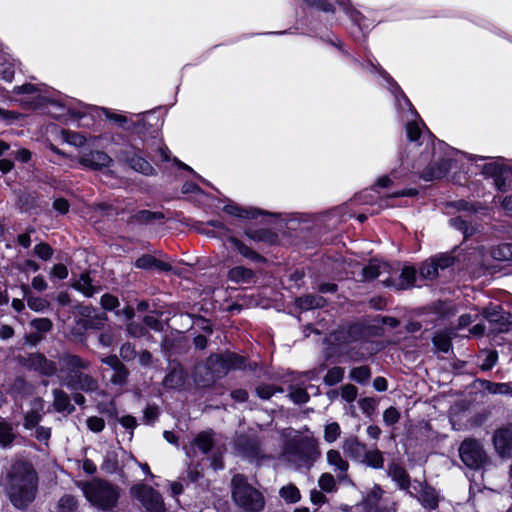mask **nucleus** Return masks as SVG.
<instances>
[{"label":"nucleus","mask_w":512,"mask_h":512,"mask_svg":"<svg viewBox=\"0 0 512 512\" xmlns=\"http://www.w3.org/2000/svg\"><path fill=\"white\" fill-rule=\"evenodd\" d=\"M461 461L470 469L479 470L490 463L483 444L475 438L464 439L459 447Z\"/></svg>","instance_id":"5"},{"label":"nucleus","mask_w":512,"mask_h":512,"mask_svg":"<svg viewBox=\"0 0 512 512\" xmlns=\"http://www.w3.org/2000/svg\"><path fill=\"white\" fill-rule=\"evenodd\" d=\"M414 482L419 487V489H417V487L414 486V489L418 493L414 495L412 492H409L410 496L416 498L422 507L426 510L432 511L438 509L441 497L435 487H433L427 481L421 482L414 480Z\"/></svg>","instance_id":"17"},{"label":"nucleus","mask_w":512,"mask_h":512,"mask_svg":"<svg viewBox=\"0 0 512 512\" xmlns=\"http://www.w3.org/2000/svg\"><path fill=\"white\" fill-rule=\"evenodd\" d=\"M343 450L352 459L361 461L367 451V446L357 436H350L344 440Z\"/></svg>","instance_id":"32"},{"label":"nucleus","mask_w":512,"mask_h":512,"mask_svg":"<svg viewBox=\"0 0 512 512\" xmlns=\"http://www.w3.org/2000/svg\"><path fill=\"white\" fill-rule=\"evenodd\" d=\"M327 305V300L320 295L305 294L295 299V306L300 311H309L313 309H321Z\"/></svg>","instance_id":"31"},{"label":"nucleus","mask_w":512,"mask_h":512,"mask_svg":"<svg viewBox=\"0 0 512 512\" xmlns=\"http://www.w3.org/2000/svg\"><path fill=\"white\" fill-rule=\"evenodd\" d=\"M133 496L140 501L147 512H165L163 498L159 491L147 484H137L131 488Z\"/></svg>","instance_id":"11"},{"label":"nucleus","mask_w":512,"mask_h":512,"mask_svg":"<svg viewBox=\"0 0 512 512\" xmlns=\"http://www.w3.org/2000/svg\"><path fill=\"white\" fill-rule=\"evenodd\" d=\"M235 449L249 461H259L265 457L260 440L254 436L240 435L235 442Z\"/></svg>","instance_id":"16"},{"label":"nucleus","mask_w":512,"mask_h":512,"mask_svg":"<svg viewBox=\"0 0 512 512\" xmlns=\"http://www.w3.org/2000/svg\"><path fill=\"white\" fill-rule=\"evenodd\" d=\"M53 394V409L58 413L73 414L75 412V406L71 403L69 395L60 388L52 390Z\"/></svg>","instance_id":"30"},{"label":"nucleus","mask_w":512,"mask_h":512,"mask_svg":"<svg viewBox=\"0 0 512 512\" xmlns=\"http://www.w3.org/2000/svg\"><path fill=\"white\" fill-rule=\"evenodd\" d=\"M417 280V270L414 266L406 265L403 267L399 277L393 278L388 277L383 280V284L385 287H393L396 290H405L408 288H412Z\"/></svg>","instance_id":"19"},{"label":"nucleus","mask_w":512,"mask_h":512,"mask_svg":"<svg viewBox=\"0 0 512 512\" xmlns=\"http://www.w3.org/2000/svg\"><path fill=\"white\" fill-rule=\"evenodd\" d=\"M84 497L94 507L102 511H112L120 499V488L108 480L93 478L78 485Z\"/></svg>","instance_id":"2"},{"label":"nucleus","mask_w":512,"mask_h":512,"mask_svg":"<svg viewBox=\"0 0 512 512\" xmlns=\"http://www.w3.org/2000/svg\"><path fill=\"white\" fill-rule=\"evenodd\" d=\"M15 435L11 424L6 421L0 422V446L6 448L12 445Z\"/></svg>","instance_id":"51"},{"label":"nucleus","mask_w":512,"mask_h":512,"mask_svg":"<svg viewBox=\"0 0 512 512\" xmlns=\"http://www.w3.org/2000/svg\"><path fill=\"white\" fill-rule=\"evenodd\" d=\"M113 371H114V373L111 377V382L114 385H120V386L125 385L128 380V377L130 375L129 369L124 364H121Z\"/></svg>","instance_id":"61"},{"label":"nucleus","mask_w":512,"mask_h":512,"mask_svg":"<svg viewBox=\"0 0 512 512\" xmlns=\"http://www.w3.org/2000/svg\"><path fill=\"white\" fill-rule=\"evenodd\" d=\"M283 392V388L274 384L262 383L255 388L256 395L262 400H269L276 393Z\"/></svg>","instance_id":"50"},{"label":"nucleus","mask_w":512,"mask_h":512,"mask_svg":"<svg viewBox=\"0 0 512 512\" xmlns=\"http://www.w3.org/2000/svg\"><path fill=\"white\" fill-rule=\"evenodd\" d=\"M492 444L500 458L512 457V422L502 424L495 429L492 435Z\"/></svg>","instance_id":"14"},{"label":"nucleus","mask_w":512,"mask_h":512,"mask_svg":"<svg viewBox=\"0 0 512 512\" xmlns=\"http://www.w3.org/2000/svg\"><path fill=\"white\" fill-rule=\"evenodd\" d=\"M223 211L231 216L244 220H258L261 223H268V218H277L276 213H272L257 207H243L235 202H230L223 207Z\"/></svg>","instance_id":"13"},{"label":"nucleus","mask_w":512,"mask_h":512,"mask_svg":"<svg viewBox=\"0 0 512 512\" xmlns=\"http://www.w3.org/2000/svg\"><path fill=\"white\" fill-rule=\"evenodd\" d=\"M134 266L145 271L158 270L169 272L172 270L171 264L157 259L151 254H143L134 262Z\"/></svg>","instance_id":"26"},{"label":"nucleus","mask_w":512,"mask_h":512,"mask_svg":"<svg viewBox=\"0 0 512 512\" xmlns=\"http://www.w3.org/2000/svg\"><path fill=\"white\" fill-rule=\"evenodd\" d=\"M383 77L387 80V82L392 87V92L394 93L395 97L401 98L406 105L409 107H413L410 99L407 97L405 92L402 90V88L399 86V84L391 77L385 70H383Z\"/></svg>","instance_id":"58"},{"label":"nucleus","mask_w":512,"mask_h":512,"mask_svg":"<svg viewBox=\"0 0 512 512\" xmlns=\"http://www.w3.org/2000/svg\"><path fill=\"white\" fill-rule=\"evenodd\" d=\"M100 305L103 310L114 312L116 314V311L120 306V301L117 296L111 293H105L100 298Z\"/></svg>","instance_id":"57"},{"label":"nucleus","mask_w":512,"mask_h":512,"mask_svg":"<svg viewBox=\"0 0 512 512\" xmlns=\"http://www.w3.org/2000/svg\"><path fill=\"white\" fill-rule=\"evenodd\" d=\"M160 415L159 407L156 404H148L143 411V422L153 426Z\"/></svg>","instance_id":"62"},{"label":"nucleus","mask_w":512,"mask_h":512,"mask_svg":"<svg viewBox=\"0 0 512 512\" xmlns=\"http://www.w3.org/2000/svg\"><path fill=\"white\" fill-rule=\"evenodd\" d=\"M435 349L442 353H448L452 349V338L446 331H438L432 337Z\"/></svg>","instance_id":"42"},{"label":"nucleus","mask_w":512,"mask_h":512,"mask_svg":"<svg viewBox=\"0 0 512 512\" xmlns=\"http://www.w3.org/2000/svg\"><path fill=\"white\" fill-rule=\"evenodd\" d=\"M22 290L24 297H26L28 307L35 312H42L49 308L50 303L44 298L38 296H32L30 294V288L28 285L23 284Z\"/></svg>","instance_id":"38"},{"label":"nucleus","mask_w":512,"mask_h":512,"mask_svg":"<svg viewBox=\"0 0 512 512\" xmlns=\"http://www.w3.org/2000/svg\"><path fill=\"white\" fill-rule=\"evenodd\" d=\"M78 500L74 495L64 494L57 503V512H76Z\"/></svg>","instance_id":"47"},{"label":"nucleus","mask_w":512,"mask_h":512,"mask_svg":"<svg viewBox=\"0 0 512 512\" xmlns=\"http://www.w3.org/2000/svg\"><path fill=\"white\" fill-rule=\"evenodd\" d=\"M103 111L107 120L115 122L121 129L128 132L131 118L122 114L114 113L107 108H103Z\"/></svg>","instance_id":"56"},{"label":"nucleus","mask_w":512,"mask_h":512,"mask_svg":"<svg viewBox=\"0 0 512 512\" xmlns=\"http://www.w3.org/2000/svg\"><path fill=\"white\" fill-rule=\"evenodd\" d=\"M484 318L498 332H508L512 329V313L506 311L501 305H490L483 310Z\"/></svg>","instance_id":"15"},{"label":"nucleus","mask_w":512,"mask_h":512,"mask_svg":"<svg viewBox=\"0 0 512 512\" xmlns=\"http://www.w3.org/2000/svg\"><path fill=\"white\" fill-rule=\"evenodd\" d=\"M482 174L485 178L493 179L494 186L498 192L506 193L510 190L512 180V169L510 166L497 162L486 163L482 167Z\"/></svg>","instance_id":"12"},{"label":"nucleus","mask_w":512,"mask_h":512,"mask_svg":"<svg viewBox=\"0 0 512 512\" xmlns=\"http://www.w3.org/2000/svg\"><path fill=\"white\" fill-rule=\"evenodd\" d=\"M344 374L345 369L343 367L334 366L327 371L323 378V382L327 386H335L343 380Z\"/></svg>","instance_id":"48"},{"label":"nucleus","mask_w":512,"mask_h":512,"mask_svg":"<svg viewBox=\"0 0 512 512\" xmlns=\"http://www.w3.org/2000/svg\"><path fill=\"white\" fill-rule=\"evenodd\" d=\"M30 326L34 328L36 333L45 334L52 330L53 322L51 319L43 317V318H34L30 322Z\"/></svg>","instance_id":"59"},{"label":"nucleus","mask_w":512,"mask_h":512,"mask_svg":"<svg viewBox=\"0 0 512 512\" xmlns=\"http://www.w3.org/2000/svg\"><path fill=\"white\" fill-rule=\"evenodd\" d=\"M437 270H445L452 267L456 262V257L452 253H439L431 257Z\"/></svg>","instance_id":"52"},{"label":"nucleus","mask_w":512,"mask_h":512,"mask_svg":"<svg viewBox=\"0 0 512 512\" xmlns=\"http://www.w3.org/2000/svg\"><path fill=\"white\" fill-rule=\"evenodd\" d=\"M187 377V371L182 363L177 359L170 360L167 373L162 381V386L166 390H180L184 387Z\"/></svg>","instance_id":"18"},{"label":"nucleus","mask_w":512,"mask_h":512,"mask_svg":"<svg viewBox=\"0 0 512 512\" xmlns=\"http://www.w3.org/2000/svg\"><path fill=\"white\" fill-rule=\"evenodd\" d=\"M228 280L236 284H250L256 278L255 272L244 266H235L229 269Z\"/></svg>","instance_id":"35"},{"label":"nucleus","mask_w":512,"mask_h":512,"mask_svg":"<svg viewBox=\"0 0 512 512\" xmlns=\"http://www.w3.org/2000/svg\"><path fill=\"white\" fill-rule=\"evenodd\" d=\"M165 219V214L161 211H151V210H138L135 213L131 214L127 219L128 225H147L151 224L155 221H161Z\"/></svg>","instance_id":"27"},{"label":"nucleus","mask_w":512,"mask_h":512,"mask_svg":"<svg viewBox=\"0 0 512 512\" xmlns=\"http://www.w3.org/2000/svg\"><path fill=\"white\" fill-rule=\"evenodd\" d=\"M244 235L254 242H262L269 246L276 245L279 242L278 234L269 228L253 229L247 227L244 229Z\"/></svg>","instance_id":"25"},{"label":"nucleus","mask_w":512,"mask_h":512,"mask_svg":"<svg viewBox=\"0 0 512 512\" xmlns=\"http://www.w3.org/2000/svg\"><path fill=\"white\" fill-rule=\"evenodd\" d=\"M318 485L320 489L326 493H331L336 491V481L334 476L331 473H323L318 480Z\"/></svg>","instance_id":"60"},{"label":"nucleus","mask_w":512,"mask_h":512,"mask_svg":"<svg viewBox=\"0 0 512 512\" xmlns=\"http://www.w3.org/2000/svg\"><path fill=\"white\" fill-rule=\"evenodd\" d=\"M226 242L230 244L233 251L237 252L243 258L253 263L264 264L267 262V259L263 255H261L256 250L246 245L243 241H241L234 235L227 236Z\"/></svg>","instance_id":"21"},{"label":"nucleus","mask_w":512,"mask_h":512,"mask_svg":"<svg viewBox=\"0 0 512 512\" xmlns=\"http://www.w3.org/2000/svg\"><path fill=\"white\" fill-rule=\"evenodd\" d=\"M491 256L497 261H512V243H500L491 250Z\"/></svg>","instance_id":"45"},{"label":"nucleus","mask_w":512,"mask_h":512,"mask_svg":"<svg viewBox=\"0 0 512 512\" xmlns=\"http://www.w3.org/2000/svg\"><path fill=\"white\" fill-rule=\"evenodd\" d=\"M226 366L224 353L211 354L206 360L207 369L217 378L223 377L229 372Z\"/></svg>","instance_id":"34"},{"label":"nucleus","mask_w":512,"mask_h":512,"mask_svg":"<svg viewBox=\"0 0 512 512\" xmlns=\"http://www.w3.org/2000/svg\"><path fill=\"white\" fill-rule=\"evenodd\" d=\"M387 475L394 481L400 490L407 491L411 486V477L407 470L399 463L391 462L388 464Z\"/></svg>","instance_id":"24"},{"label":"nucleus","mask_w":512,"mask_h":512,"mask_svg":"<svg viewBox=\"0 0 512 512\" xmlns=\"http://www.w3.org/2000/svg\"><path fill=\"white\" fill-rule=\"evenodd\" d=\"M327 462L331 466H335L339 471L346 472L349 468V463L344 460L338 450L330 449L327 452Z\"/></svg>","instance_id":"49"},{"label":"nucleus","mask_w":512,"mask_h":512,"mask_svg":"<svg viewBox=\"0 0 512 512\" xmlns=\"http://www.w3.org/2000/svg\"><path fill=\"white\" fill-rule=\"evenodd\" d=\"M39 196L36 191L22 193L18 198V204L24 212H32L37 209Z\"/></svg>","instance_id":"41"},{"label":"nucleus","mask_w":512,"mask_h":512,"mask_svg":"<svg viewBox=\"0 0 512 512\" xmlns=\"http://www.w3.org/2000/svg\"><path fill=\"white\" fill-rule=\"evenodd\" d=\"M279 495L288 504H295L300 501L301 493L296 485L290 483L279 490Z\"/></svg>","instance_id":"46"},{"label":"nucleus","mask_w":512,"mask_h":512,"mask_svg":"<svg viewBox=\"0 0 512 512\" xmlns=\"http://www.w3.org/2000/svg\"><path fill=\"white\" fill-rule=\"evenodd\" d=\"M361 462L373 469H382L384 467L383 453L377 448L367 450Z\"/></svg>","instance_id":"43"},{"label":"nucleus","mask_w":512,"mask_h":512,"mask_svg":"<svg viewBox=\"0 0 512 512\" xmlns=\"http://www.w3.org/2000/svg\"><path fill=\"white\" fill-rule=\"evenodd\" d=\"M135 119L131 117L128 133L142 142L148 139H158L164 119L161 116V107L138 113Z\"/></svg>","instance_id":"4"},{"label":"nucleus","mask_w":512,"mask_h":512,"mask_svg":"<svg viewBox=\"0 0 512 512\" xmlns=\"http://www.w3.org/2000/svg\"><path fill=\"white\" fill-rule=\"evenodd\" d=\"M17 361L26 370L35 372L42 377H53L58 371L56 362L48 359L41 352L28 353L27 356L19 355Z\"/></svg>","instance_id":"8"},{"label":"nucleus","mask_w":512,"mask_h":512,"mask_svg":"<svg viewBox=\"0 0 512 512\" xmlns=\"http://www.w3.org/2000/svg\"><path fill=\"white\" fill-rule=\"evenodd\" d=\"M107 321V314L105 312H99L94 313L88 319H76V325L84 330H101L104 328Z\"/></svg>","instance_id":"36"},{"label":"nucleus","mask_w":512,"mask_h":512,"mask_svg":"<svg viewBox=\"0 0 512 512\" xmlns=\"http://www.w3.org/2000/svg\"><path fill=\"white\" fill-rule=\"evenodd\" d=\"M32 410L28 411L24 415L23 426L27 430H32L38 426V424L42 421L41 411L44 408V400L41 397H36L31 402Z\"/></svg>","instance_id":"28"},{"label":"nucleus","mask_w":512,"mask_h":512,"mask_svg":"<svg viewBox=\"0 0 512 512\" xmlns=\"http://www.w3.org/2000/svg\"><path fill=\"white\" fill-rule=\"evenodd\" d=\"M61 372H66L65 385L70 390L75 389V386L80 383L84 370L89 368V362L81 356L64 352L59 358Z\"/></svg>","instance_id":"7"},{"label":"nucleus","mask_w":512,"mask_h":512,"mask_svg":"<svg viewBox=\"0 0 512 512\" xmlns=\"http://www.w3.org/2000/svg\"><path fill=\"white\" fill-rule=\"evenodd\" d=\"M34 254L43 261H48L52 258L54 250L47 242H40L34 246Z\"/></svg>","instance_id":"63"},{"label":"nucleus","mask_w":512,"mask_h":512,"mask_svg":"<svg viewBox=\"0 0 512 512\" xmlns=\"http://www.w3.org/2000/svg\"><path fill=\"white\" fill-rule=\"evenodd\" d=\"M440 146L445 147L444 156L438 158L436 161L429 163L420 173V178L426 182L434 180H441L445 178L450 170L453 168V164L456 160L453 155L458 153V150L447 145L443 141H439Z\"/></svg>","instance_id":"6"},{"label":"nucleus","mask_w":512,"mask_h":512,"mask_svg":"<svg viewBox=\"0 0 512 512\" xmlns=\"http://www.w3.org/2000/svg\"><path fill=\"white\" fill-rule=\"evenodd\" d=\"M113 163L112 158L104 151L92 150L80 158V164L93 171H102Z\"/></svg>","instance_id":"20"},{"label":"nucleus","mask_w":512,"mask_h":512,"mask_svg":"<svg viewBox=\"0 0 512 512\" xmlns=\"http://www.w3.org/2000/svg\"><path fill=\"white\" fill-rule=\"evenodd\" d=\"M14 77L15 60L10 54L3 51V45L0 43V79L10 83Z\"/></svg>","instance_id":"33"},{"label":"nucleus","mask_w":512,"mask_h":512,"mask_svg":"<svg viewBox=\"0 0 512 512\" xmlns=\"http://www.w3.org/2000/svg\"><path fill=\"white\" fill-rule=\"evenodd\" d=\"M371 376H372V371L368 365H361L358 367H353L349 373L350 379L360 385L367 384L370 381Z\"/></svg>","instance_id":"44"},{"label":"nucleus","mask_w":512,"mask_h":512,"mask_svg":"<svg viewBox=\"0 0 512 512\" xmlns=\"http://www.w3.org/2000/svg\"><path fill=\"white\" fill-rule=\"evenodd\" d=\"M380 268L381 267L379 264H375L372 261H370L368 265H365L362 268L361 274L363 279L365 281H373L377 279L381 274Z\"/></svg>","instance_id":"64"},{"label":"nucleus","mask_w":512,"mask_h":512,"mask_svg":"<svg viewBox=\"0 0 512 512\" xmlns=\"http://www.w3.org/2000/svg\"><path fill=\"white\" fill-rule=\"evenodd\" d=\"M119 159L127 163L134 171L145 176H154L157 174L156 169L146 158L143 149L134 145H129L125 149H122L119 153Z\"/></svg>","instance_id":"10"},{"label":"nucleus","mask_w":512,"mask_h":512,"mask_svg":"<svg viewBox=\"0 0 512 512\" xmlns=\"http://www.w3.org/2000/svg\"><path fill=\"white\" fill-rule=\"evenodd\" d=\"M2 480L5 494L15 509L26 510L35 501L39 476L28 459H14Z\"/></svg>","instance_id":"1"},{"label":"nucleus","mask_w":512,"mask_h":512,"mask_svg":"<svg viewBox=\"0 0 512 512\" xmlns=\"http://www.w3.org/2000/svg\"><path fill=\"white\" fill-rule=\"evenodd\" d=\"M226 358V364L229 371L232 370H245L247 368L248 358L236 352L225 351L223 352Z\"/></svg>","instance_id":"39"},{"label":"nucleus","mask_w":512,"mask_h":512,"mask_svg":"<svg viewBox=\"0 0 512 512\" xmlns=\"http://www.w3.org/2000/svg\"><path fill=\"white\" fill-rule=\"evenodd\" d=\"M481 387L485 389L489 394H502L512 396V382H492L486 379H477Z\"/></svg>","instance_id":"37"},{"label":"nucleus","mask_w":512,"mask_h":512,"mask_svg":"<svg viewBox=\"0 0 512 512\" xmlns=\"http://www.w3.org/2000/svg\"><path fill=\"white\" fill-rule=\"evenodd\" d=\"M98 387V381L91 375L85 373L84 376H82L80 383H78L75 386V389L72 390L92 393L95 392L98 389Z\"/></svg>","instance_id":"53"},{"label":"nucleus","mask_w":512,"mask_h":512,"mask_svg":"<svg viewBox=\"0 0 512 512\" xmlns=\"http://www.w3.org/2000/svg\"><path fill=\"white\" fill-rule=\"evenodd\" d=\"M305 5L309 8H314L318 11L324 13L334 14L336 12V7L333 3L328 0H302Z\"/></svg>","instance_id":"55"},{"label":"nucleus","mask_w":512,"mask_h":512,"mask_svg":"<svg viewBox=\"0 0 512 512\" xmlns=\"http://www.w3.org/2000/svg\"><path fill=\"white\" fill-rule=\"evenodd\" d=\"M70 286L87 298L93 297L101 290V286L93 284V279L89 270L81 272L79 278L73 280Z\"/></svg>","instance_id":"23"},{"label":"nucleus","mask_w":512,"mask_h":512,"mask_svg":"<svg viewBox=\"0 0 512 512\" xmlns=\"http://www.w3.org/2000/svg\"><path fill=\"white\" fill-rule=\"evenodd\" d=\"M287 451L299 458L308 466H312L313 463L321 456L318 442L313 437H302L290 441L287 445Z\"/></svg>","instance_id":"9"},{"label":"nucleus","mask_w":512,"mask_h":512,"mask_svg":"<svg viewBox=\"0 0 512 512\" xmlns=\"http://www.w3.org/2000/svg\"><path fill=\"white\" fill-rule=\"evenodd\" d=\"M192 447H196L200 452L207 455L215 446V432L209 428L207 430L200 431L191 442Z\"/></svg>","instance_id":"29"},{"label":"nucleus","mask_w":512,"mask_h":512,"mask_svg":"<svg viewBox=\"0 0 512 512\" xmlns=\"http://www.w3.org/2000/svg\"><path fill=\"white\" fill-rule=\"evenodd\" d=\"M419 275L425 280H434L438 277V270L431 258L421 263L419 267Z\"/></svg>","instance_id":"54"},{"label":"nucleus","mask_w":512,"mask_h":512,"mask_svg":"<svg viewBox=\"0 0 512 512\" xmlns=\"http://www.w3.org/2000/svg\"><path fill=\"white\" fill-rule=\"evenodd\" d=\"M231 497L245 512H261L265 506L263 494L241 473L235 474L231 479Z\"/></svg>","instance_id":"3"},{"label":"nucleus","mask_w":512,"mask_h":512,"mask_svg":"<svg viewBox=\"0 0 512 512\" xmlns=\"http://www.w3.org/2000/svg\"><path fill=\"white\" fill-rule=\"evenodd\" d=\"M450 225L456 230L460 231L463 234L464 240H467L471 236L475 234V227L472 223L461 216L453 217L449 220Z\"/></svg>","instance_id":"40"},{"label":"nucleus","mask_w":512,"mask_h":512,"mask_svg":"<svg viewBox=\"0 0 512 512\" xmlns=\"http://www.w3.org/2000/svg\"><path fill=\"white\" fill-rule=\"evenodd\" d=\"M384 491L380 485L375 484L361 502L362 512H395L387 506H380L379 502L382 498Z\"/></svg>","instance_id":"22"}]
</instances>
